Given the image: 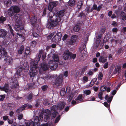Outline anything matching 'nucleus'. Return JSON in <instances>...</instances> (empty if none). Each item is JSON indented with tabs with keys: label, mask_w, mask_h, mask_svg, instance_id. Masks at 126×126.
<instances>
[{
	"label": "nucleus",
	"mask_w": 126,
	"mask_h": 126,
	"mask_svg": "<svg viewBox=\"0 0 126 126\" xmlns=\"http://www.w3.org/2000/svg\"><path fill=\"white\" fill-rule=\"evenodd\" d=\"M78 38V36L76 35H72L70 40L68 41L67 43L70 45H74Z\"/></svg>",
	"instance_id": "obj_13"
},
{
	"label": "nucleus",
	"mask_w": 126,
	"mask_h": 126,
	"mask_svg": "<svg viewBox=\"0 0 126 126\" xmlns=\"http://www.w3.org/2000/svg\"><path fill=\"white\" fill-rule=\"evenodd\" d=\"M60 94L62 96H63L66 94L65 89L64 88H62Z\"/></svg>",
	"instance_id": "obj_39"
},
{
	"label": "nucleus",
	"mask_w": 126,
	"mask_h": 126,
	"mask_svg": "<svg viewBox=\"0 0 126 126\" xmlns=\"http://www.w3.org/2000/svg\"><path fill=\"white\" fill-rule=\"evenodd\" d=\"M7 32L5 30L1 29L0 30V37H4L7 34Z\"/></svg>",
	"instance_id": "obj_20"
},
{
	"label": "nucleus",
	"mask_w": 126,
	"mask_h": 126,
	"mask_svg": "<svg viewBox=\"0 0 126 126\" xmlns=\"http://www.w3.org/2000/svg\"><path fill=\"white\" fill-rule=\"evenodd\" d=\"M83 0H81L79 1L78 3V5L80 7L82 6L83 3Z\"/></svg>",
	"instance_id": "obj_45"
},
{
	"label": "nucleus",
	"mask_w": 126,
	"mask_h": 126,
	"mask_svg": "<svg viewBox=\"0 0 126 126\" xmlns=\"http://www.w3.org/2000/svg\"><path fill=\"white\" fill-rule=\"evenodd\" d=\"M24 50V46L22 45L20 47L17 53L18 54H22L23 51Z\"/></svg>",
	"instance_id": "obj_28"
},
{
	"label": "nucleus",
	"mask_w": 126,
	"mask_h": 126,
	"mask_svg": "<svg viewBox=\"0 0 126 126\" xmlns=\"http://www.w3.org/2000/svg\"><path fill=\"white\" fill-rule=\"evenodd\" d=\"M70 52L69 50H66L64 52L63 55L64 59L66 60H68L70 57Z\"/></svg>",
	"instance_id": "obj_15"
},
{
	"label": "nucleus",
	"mask_w": 126,
	"mask_h": 126,
	"mask_svg": "<svg viewBox=\"0 0 126 126\" xmlns=\"http://www.w3.org/2000/svg\"><path fill=\"white\" fill-rule=\"evenodd\" d=\"M8 27L9 29V31L12 34V35L13 36H14V31L12 29L11 26L9 24H8Z\"/></svg>",
	"instance_id": "obj_35"
},
{
	"label": "nucleus",
	"mask_w": 126,
	"mask_h": 126,
	"mask_svg": "<svg viewBox=\"0 0 126 126\" xmlns=\"http://www.w3.org/2000/svg\"><path fill=\"white\" fill-rule=\"evenodd\" d=\"M83 50L84 51V52H83V53L85 54L86 53L87 49H86V45L85 44H84L83 47Z\"/></svg>",
	"instance_id": "obj_54"
},
{
	"label": "nucleus",
	"mask_w": 126,
	"mask_h": 126,
	"mask_svg": "<svg viewBox=\"0 0 126 126\" xmlns=\"http://www.w3.org/2000/svg\"><path fill=\"white\" fill-rule=\"evenodd\" d=\"M61 115H59L56 118V119H55V121H54V123H57L58 122L59 120L60 119V117H61Z\"/></svg>",
	"instance_id": "obj_48"
},
{
	"label": "nucleus",
	"mask_w": 126,
	"mask_h": 126,
	"mask_svg": "<svg viewBox=\"0 0 126 126\" xmlns=\"http://www.w3.org/2000/svg\"><path fill=\"white\" fill-rule=\"evenodd\" d=\"M83 98V96L82 94H79L78 95L77 98L75 99V100L76 101H80L79 102V103L82 102H83V99H82Z\"/></svg>",
	"instance_id": "obj_24"
},
{
	"label": "nucleus",
	"mask_w": 126,
	"mask_h": 126,
	"mask_svg": "<svg viewBox=\"0 0 126 126\" xmlns=\"http://www.w3.org/2000/svg\"><path fill=\"white\" fill-rule=\"evenodd\" d=\"M100 41H98V40H96V46L97 48L99 47V45L100 43Z\"/></svg>",
	"instance_id": "obj_61"
},
{
	"label": "nucleus",
	"mask_w": 126,
	"mask_h": 126,
	"mask_svg": "<svg viewBox=\"0 0 126 126\" xmlns=\"http://www.w3.org/2000/svg\"><path fill=\"white\" fill-rule=\"evenodd\" d=\"M70 57L71 59H75L76 56V54H73L72 53L70 52Z\"/></svg>",
	"instance_id": "obj_42"
},
{
	"label": "nucleus",
	"mask_w": 126,
	"mask_h": 126,
	"mask_svg": "<svg viewBox=\"0 0 126 126\" xmlns=\"http://www.w3.org/2000/svg\"><path fill=\"white\" fill-rule=\"evenodd\" d=\"M53 59L54 61L56 62H58L59 61V59L58 55L56 54H54L53 56Z\"/></svg>",
	"instance_id": "obj_30"
},
{
	"label": "nucleus",
	"mask_w": 126,
	"mask_h": 126,
	"mask_svg": "<svg viewBox=\"0 0 126 126\" xmlns=\"http://www.w3.org/2000/svg\"><path fill=\"white\" fill-rule=\"evenodd\" d=\"M91 91L89 90H85L83 92V93L86 95H88L91 93Z\"/></svg>",
	"instance_id": "obj_44"
},
{
	"label": "nucleus",
	"mask_w": 126,
	"mask_h": 126,
	"mask_svg": "<svg viewBox=\"0 0 126 126\" xmlns=\"http://www.w3.org/2000/svg\"><path fill=\"white\" fill-rule=\"evenodd\" d=\"M43 113L42 114H43L44 115V120L45 122L48 121L50 118V116H51V114L50 112L48 109L44 110L43 111Z\"/></svg>",
	"instance_id": "obj_7"
},
{
	"label": "nucleus",
	"mask_w": 126,
	"mask_h": 126,
	"mask_svg": "<svg viewBox=\"0 0 126 126\" xmlns=\"http://www.w3.org/2000/svg\"><path fill=\"white\" fill-rule=\"evenodd\" d=\"M37 40H36V39L35 40L32 41L30 43V45L31 47H35L36 44L37 42L36 41Z\"/></svg>",
	"instance_id": "obj_34"
},
{
	"label": "nucleus",
	"mask_w": 126,
	"mask_h": 126,
	"mask_svg": "<svg viewBox=\"0 0 126 126\" xmlns=\"http://www.w3.org/2000/svg\"><path fill=\"white\" fill-rule=\"evenodd\" d=\"M99 61L100 62L104 63L107 61V59L105 57L101 56L100 57Z\"/></svg>",
	"instance_id": "obj_25"
},
{
	"label": "nucleus",
	"mask_w": 126,
	"mask_h": 126,
	"mask_svg": "<svg viewBox=\"0 0 126 126\" xmlns=\"http://www.w3.org/2000/svg\"><path fill=\"white\" fill-rule=\"evenodd\" d=\"M115 13L116 14V15H119L120 14L121 16H126L124 13L123 12H121L119 10H115Z\"/></svg>",
	"instance_id": "obj_29"
},
{
	"label": "nucleus",
	"mask_w": 126,
	"mask_h": 126,
	"mask_svg": "<svg viewBox=\"0 0 126 126\" xmlns=\"http://www.w3.org/2000/svg\"><path fill=\"white\" fill-rule=\"evenodd\" d=\"M88 79V78L86 76H84L83 78V81L85 82L87 81Z\"/></svg>",
	"instance_id": "obj_57"
},
{
	"label": "nucleus",
	"mask_w": 126,
	"mask_h": 126,
	"mask_svg": "<svg viewBox=\"0 0 126 126\" xmlns=\"http://www.w3.org/2000/svg\"><path fill=\"white\" fill-rule=\"evenodd\" d=\"M107 87L106 86H103L101 87V90L102 91H105Z\"/></svg>",
	"instance_id": "obj_52"
},
{
	"label": "nucleus",
	"mask_w": 126,
	"mask_h": 126,
	"mask_svg": "<svg viewBox=\"0 0 126 126\" xmlns=\"http://www.w3.org/2000/svg\"><path fill=\"white\" fill-rule=\"evenodd\" d=\"M4 2L7 6H9L10 5L12 2L11 0H4Z\"/></svg>",
	"instance_id": "obj_32"
},
{
	"label": "nucleus",
	"mask_w": 126,
	"mask_h": 126,
	"mask_svg": "<svg viewBox=\"0 0 126 126\" xmlns=\"http://www.w3.org/2000/svg\"><path fill=\"white\" fill-rule=\"evenodd\" d=\"M101 8V5H99L97 8V5L95 4H94L93 5V8L91 9V11L92 12L93 11V10H96L97 11H99Z\"/></svg>",
	"instance_id": "obj_23"
},
{
	"label": "nucleus",
	"mask_w": 126,
	"mask_h": 126,
	"mask_svg": "<svg viewBox=\"0 0 126 126\" xmlns=\"http://www.w3.org/2000/svg\"><path fill=\"white\" fill-rule=\"evenodd\" d=\"M35 87V83L33 81L31 83H29L28 85V89H33Z\"/></svg>",
	"instance_id": "obj_22"
},
{
	"label": "nucleus",
	"mask_w": 126,
	"mask_h": 126,
	"mask_svg": "<svg viewBox=\"0 0 126 126\" xmlns=\"http://www.w3.org/2000/svg\"><path fill=\"white\" fill-rule=\"evenodd\" d=\"M15 20V25L14 28L15 31L19 32L22 30L24 29V27L22 25L23 23L22 19V16H14Z\"/></svg>",
	"instance_id": "obj_3"
},
{
	"label": "nucleus",
	"mask_w": 126,
	"mask_h": 126,
	"mask_svg": "<svg viewBox=\"0 0 126 126\" xmlns=\"http://www.w3.org/2000/svg\"><path fill=\"white\" fill-rule=\"evenodd\" d=\"M68 4L70 6H73L75 4V0H70Z\"/></svg>",
	"instance_id": "obj_38"
},
{
	"label": "nucleus",
	"mask_w": 126,
	"mask_h": 126,
	"mask_svg": "<svg viewBox=\"0 0 126 126\" xmlns=\"http://www.w3.org/2000/svg\"><path fill=\"white\" fill-rule=\"evenodd\" d=\"M57 109H58L57 108V105H54L51 108L50 112L52 119L55 118L58 114V113L56 111V110Z\"/></svg>",
	"instance_id": "obj_8"
},
{
	"label": "nucleus",
	"mask_w": 126,
	"mask_h": 126,
	"mask_svg": "<svg viewBox=\"0 0 126 126\" xmlns=\"http://www.w3.org/2000/svg\"><path fill=\"white\" fill-rule=\"evenodd\" d=\"M68 35L66 34H65L63 37L62 40L63 41H65L66 39L68 37Z\"/></svg>",
	"instance_id": "obj_55"
},
{
	"label": "nucleus",
	"mask_w": 126,
	"mask_h": 126,
	"mask_svg": "<svg viewBox=\"0 0 126 126\" xmlns=\"http://www.w3.org/2000/svg\"><path fill=\"white\" fill-rule=\"evenodd\" d=\"M62 35V33L61 32H58L52 38V41L56 43L58 42L61 40Z\"/></svg>",
	"instance_id": "obj_11"
},
{
	"label": "nucleus",
	"mask_w": 126,
	"mask_h": 126,
	"mask_svg": "<svg viewBox=\"0 0 126 126\" xmlns=\"http://www.w3.org/2000/svg\"><path fill=\"white\" fill-rule=\"evenodd\" d=\"M50 19L48 21L46 25L47 28L52 29L56 26L58 24V23L60 21L61 18L60 16H55V19H51L53 16H49Z\"/></svg>",
	"instance_id": "obj_2"
},
{
	"label": "nucleus",
	"mask_w": 126,
	"mask_h": 126,
	"mask_svg": "<svg viewBox=\"0 0 126 126\" xmlns=\"http://www.w3.org/2000/svg\"><path fill=\"white\" fill-rule=\"evenodd\" d=\"M6 19V17H4L3 16H1L0 17V23H3Z\"/></svg>",
	"instance_id": "obj_40"
},
{
	"label": "nucleus",
	"mask_w": 126,
	"mask_h": 126,
	"mask_svg": "<svg viewBox=\"0 0 126 126\" xmlns=\"http://www.w3.org/2000/svg\"><path fill=\"white\" fill-rule=\"evenodd\" d=\"M53 35L54 34L53 33H51L50 34L47 36V39L48 40L50 39L51 38H52Z\"/></svg>",
	"instance_id": "obj_60"
},
{
	"label": "nucleus",
	"mask_w": 126,
	"mask_h": 126,
	"mask_svg": "<svg viewBox=\"0 0 126 126\" xmlns=\"http://www.w3.org/2000/svg\"><path fill=\"white\" fill-rule=\"evenodd\" d=\"M23 69L22 67H20L17 70V74L19 75L20 74V73L22 71Z\"/></svg>",
	"instance_id": "obj_50"
},
{
	"label": "nucleus",
	"mask_w": 126,
	"mask_h": 126,
	"mask_svg": "<svg viewBox=\"0 0 126 126\" xmlns=\"http://www.w3.org/2000/svg\"><path fill=\"white\" fill-rule=\"evenodd\" d=\"M97 80V79L96 78H94V79H93L91 81L90 84L88 86L90 87L93 86Z\"/></svg>",
	"instance_id": "obj_37"
},
{
	"label": "nucleus",
	"mask_w": 126,
	"mask_h": 126,
	"mask_svg": "<svg viewBox=\"0 0 126 126\" xmlns=\"http://www.w3.org/2000/svg\"><path fill=\"white\" fill-rule=\"evenodd\" d=\"M49 66L51 70H54L58 67V64L55 63L54 62L52 61H50L49 63Z\"/></svg>",
	"instance_id": "obj_12"
},
{
	"label": "nucleus",
	"mask_w": 126,
	"mask_h": 126,
	"mask_svg": "<svg viewBox=\"0 0 126 126\" xmlns=\"http://www.w3.org/2000/svg\"><path fill=\"white\" fill-rule=\"evenodd\" d=\"M63 79L62 76L60 75L58 76L56 79L55 82L54 83V86L55 87L57 88L60 85L62 82Z\"/></svg>",
	"instance_id": "obj_9"
},
{
	"label": "nucleus",
	"mask_w": 126,
	"mask_h": 126,
	"mask_svg": "<svg viewBox=\"0 0 126 126\" xmlns=\"http://www.w3.org/2000/svg\"><path fill=\"white\" fill-rule=\"evenodd\" d=\"M103 95V93L100 92L98 95L99 98L100 100H102L103 99V98L102 97Z\"/></svg>",
	"instance_id": "obj_47"
},
{
	"label": "nucleus",
	"mask_w": 126,
	"mask_h": 126,
	"mask_svg": "<svg viewBox=\"0 0 126 126\" xmlns=\"http://www.w3.org/2000/svg\"><path fill=\"white\" fill-rule=\"evenodd\" d=\"M27 106V105L26 104H24L22 105L16 110V112L18 113L22 112L25 110V108H26Z\"/></svg>",
	"instance_id": "obj_19"
},
{
	"label": "nucleus",
	"mask_w": 126,
	"mask_h": 126,
	"mask_svg": "<svg viewBox=\"0 0 126 126\" xmlns=\"http://www.w3.org/2000/svg\"><path fill=\"white\" fill-rule=\"evenodd\" d=\"M23 115L22 114L18 115L17 116V118L18 119L21 120L23 118Z\"/></svg>",
	"instance_id": "obj_56"
},
{
	"label": "nucleus",
	"mask_w": 126,
	"mask_h": 126,
	"mask_svg": "<svg viewBox=\"0 0 126 126\" xmlns=\"http://www.w3.org/2000/svg\"><path fill=\"white\" fill-rule=\"evenodd\" d=\"M34 120V121H33L34 123V125L35 124L36 126H40V125L41 122H42L43 120V115L42 114H40L39 116H36L33 119ZM32 120H30V121L28 122L32 121Z\"/></svg>",
	"instance_id": "obj_6"
},
{
	"label": "nucleus",
	"mask_w": 126,
	"mask_h": 126,
	"mask_svg": "<svg viewBox=\"0 0 126 126\" xmlns=\"http://www.w3.org/2000/svg\"><path fill=\"white\" fill-rule=\"evenodd\" d=\"M38 62L37 60L32 61L31 63V69L29 71V74L30 78L32 80L38 73Z\"/></svg>",
	"instance_id": "obj_1"
},
{
	"label": "nucleus",
	"mask_w": 126,
	"mask_h": 126,
	"mask_svg": "<svg viewBox=\"0 0 126 126\" xmlns=\"http://www.w3.org/2000/svg\"><path fill=\"white\" fill-rule=\"evenodd\" d=\"M48 88V86L45 85L42 86L41 87L42 90L44 91L47 90Z\"/></svg>",
	"instance_id": "obj_41"
},
{
	"label": "nucleus",
	"mask_w": 126,
	"mask_h": 126,
	"mask_svg": "<svg viewBox=\"0 0 126 126\" xmlns=\"http://www.w3.org/2000/svg\"><path fill=\"white\" fill-rule=\"evenodd\" d=\"M108 62L106 63L104 65L103 67L105 69H106L108 68Z\"/></svg>",
	"instance_id": "obj_64"
},
{
	"label": "nucleus",
	"mask_w": 126,
	"mask_h": 126,
	"mask_svg": "<svg viewBox=\"0 0 126 126\" xmlns=\"http://www.w3.org/2000/svg\"><path fill=\"white\" fill-rule=\"evenodd\" d=\"M57 105V108L60 110L63 109L65 106V103L64 102H62L59 103Z\"/></svg>",
	"instance_id": "obj_21"
},
{
	"label": "nucleus",
	"mask_w": 126,
	"mask_h": 126,
	"mask_svg": "<svg viewBox=\"0 0 126 126\" xmlns=\"http://www.w3.org/2000/svg\"><path fill=\"white\" fill-rule=\"evenodd\" d=\"M19 85V84L18 83H15L14 82L12 83V86L11 88L14 89L17 87Z\"/></svg>",
	"instance_id": "obj_36"
},
{
	"label": "nucleus",
	"mask_w": 126,
	"mask_h": 126,
	"mask_svg": "<svg viewBox=\"0 0 126 126\" xmlns=\"http://www.w3.org/2000/svg\"><path fill=\"white\" fill-rule=\"evenodd\" d=\"M56 4L55 2H50L48 6L49 10L50 11H52L53 8L54 7L56 6Z\"/></svg>",
	"instance_id": "obj_17"
},
{
	"label": "nucleus",
	"mask_w": 126,
	"mask_h": 126,
	"mask_svg": "<svg viewBox=\"0 0 126 126\" xmlns=\"http://www.w3.org/2000/svg\"><path fill=\"white\" fill-rule=\"evenodd\" d=\"M4 57V62L6 65H8L12 63L13 59L10 56H8L7 53L4 48L3 49L2 51L0 53V59Z\"/></svg>",
	"instance_id": "obj_4"
},
{
	"label": "nucleus",
	"mask_w": 126,
	"mask_h": 126,
	"mask_svg": "<svg viewBox=\"0 0 126 126\" xmlns=\"http://www.w3.org/2000/svg\"><path fill=\"white\" fill-rule=\"evenodd\" d=\"M65 13V11L64 10H62L60 11L58 13V16H63Z\"/></svg>",
	"instance_id": "obj_46"
},
{
	"label": "nucleus",
	"mask_w": 126,
	"mask_h": 126,
	"mask_svg": "<svg viewBox=\"0 0 126 126\" xmlns=\"http://www.w3.org/2000/svg\"><path fill=\"white\" fill-rule=\"evenodd\" d=\"M34 95L32 92L28 93L26 95L25 99L28 101L31 102L33 100Z\"/></svg>",
	"instance_id": "obj_14"
},
{
	"label": "nucleus",
	"mask_w": 126,
	"mask_h": 126,
	"mask_svg": "<svg viewBox=\"0 0 126 126\" xmlns=\"http://www.w3.org/2000/svg\"><path fill=\"white\" fill-rule=\"evenodd\" d=\"M123 51L121 48L118 49L117 50V53L119 54H120L121 53H123Z\"/></svg>",
	"instance_id": "obj_53"
},
{
	"label": "nucleus",
	"mask_w": 126,
	"mask_h": 126,
	"mask_svg": "<svg viewBox=\"0 0 126 126\" xmlns=\"http://www.w3.org/2000/svg\"><path fill=\"white\" fill-rule=\"evenodd\" d=\"M28 16L29 17V16ZM29 18L33 30H36V31H37L39 33H42L43 30L42 28H39V25L37 22V18L36 16H32L31 18L29 17Z\"/></svg>",
	"instance_id": "obj_5"
},
{
	"label": "nucleus",
	"mask_w": 126,
	"mask_h": 126,
	"mask_svg": "<svg viewBox=\"0 0 126 126\" xmlns=\"http://www.w3.org/2000/svg\"><path fill=\"white\" fill-rule=\"evenodd\" d=\"M113 98V96H111L110 97H109L108 99H107V102L108 103H110L112 100Z\"/></svg>",
	"instance_id": "obj_59"
},
{
	"label": "nucleus",
	"mask_w": 126,
	"mask_h": 126,
	"mask_svg": "<svg viewBox=\"0 0 126 126\" xmlns=\"http://www.w3.org/2000/svg\"><path fill=\"white\" fill-rule=\"evenodd\" d=\"M20 8L17 6L11 7L8 10V12L9 14L12 16L13 12L16 13L20 11Z\"/></svg>",
	"instance_id": "obj_10"
},
{
	"label": "nucleus",
	"mask_w": 126,
	"mask_h": 126,
	"mask_svg": "<svg viewBox=\"0 0 126 126\" xmlns=\"http://www.w3.org/2000/svg\"><path fill=\"white\" fill-rule=\"evenodd\" d=\"M24 56H27V55H30L31 54L30 48L29 47L26 48L25 49V52L24 53Z\"/></svg>",
	"instance_id": "obj_27"
},
{
	"label": "nucleus",
	"mask_w": 126,
	"mask_h": 126,
	"mask_svg": "<svg viewBox=\"0 0 126 126\" xmlns=\"http://www.w3.org/2000/svg\"><path fill=\"white\" fill-rule=\"evenodd\" d=\"M23 69L25 72L28 71L29 69V66L28 64L24 63L23 65Z\"/></svg>",
	"instance_id": "obj_26"
},
{
	"label": "nucleus",
	"mask_w": 126,
	"mask_h": 126,
	"mask_svg": "<svg viewBox=\"0 0 126 126\" xmlns=\"http://www.w3.org/2000/svg\"><path fill=\"white\" fill-rule=\"evenodd\" d=\"M80 30V27L79 25H76L73 28L74 31L75 32H78Z\"/></svg>",
	"instance_id": "obj_31"
},
{
	"label": "nucleus",
	"mask_w": 126,
	"mask_h": 126,
	"mask_svg": "<svg viewBox=\"0 0 126 126\" xmlns=\"http://www.w3.org/2000/svg\"><path fill=\"white\" fill-rule=\"evenodd\" d=\"M121 69V67L120 66H117V68H116V70H117L118 72V74L120 73V70Z\"/></svg>",
	"instance_id": "obj_58"
},
{
	"label": "nucleus",
	"mask_w": 126,
	"mask_h": 126,
	"mask_svg": "<svg viewBox=\"0 0 126 126\" xmlns=\"http://www.w3.org/2000/svg\"><path fill=\"white\" fill-rule=\"evenodd\" d=\"M74 97L73 95L72 94H70L68 96L67 98L68 99L69 102H70L73 98Z\"/></svg>",
	"instance_id": "obj_43"
},
{
	"label": "nucleus",
	"mask_w": 126,
	"mask_h": 126,
	"mask_svg": "<svg viewBox=\"0 0 126 126\" xmlns=\"http://www.w3.org/2000/svg\"><path fill=\"white\" fill-rule=\"evenodd\" d=\"M3 119L5 121L7 120L8 119V116L7 115L4 116L3 117Z\"/></svg>",
	"instance_id": "obj_62"
},
{
	"label": "nucleus",
	"mask_w": 126,
	"mask_h": 126,
	"mask_svg": "<svg viewBox=\"0 0 126 126\" xmlns=\"http://www.w3.org/2000/svg\"><path fill=\"white\" fill-rule=\"evenodd\" d=\"M26 126H35L33 121L25 122Z\"/></svg>",
	"instance_id": "obj_33"
},
{
	"label": "nucleus",
	"mask_w": 126,
	"mask_h": 126,
	"mask_svg": "<svg viewBox=\"0 0 126 126\" xmlns=\"http://www.w3.org/2000/svg\"><path fill=\"white\" fill-rule=\"evenodd\" d=\"M8 84L7 83L5 84L4 87L0 86V90L1 91H5L6 93H7L8 92L9 90Z\"/></svg>",
	"instance_id": "obj_16"
},
{
	"label": "nucleus",
	"mask_w": 126,
	"mask_h": 126,
	"mask_svg": "<svg viewBox=\"0 0 126 126\" xmlns=\"http://www.w3.org/2000/svg\"><path fill=\"white\" fill-rule=\"evenodd\" d=\"M43 52V50L42 49L40 50L39 52V54L38 55V57L39 58V60H38V61H39V59H40L41 56L42 55V53Z\"/></svg>",
	"instance_id": "obj_49"
},
{
	"label": "nucleus",
	"mask_w": 126,
	"mask_h": 126,
	"mask_svg": "<svg viewBox=\"0 0 126 126\" xmlns=\"http://www.w3.org/2000/svg\"><path fill=\"white\" fill-rule=\"evenodd\" d=\"M78 102H76L74 100H72L71 102V104L73 105H75L79 103Z\"/></svg>",
	"instance_id": "obj_63"
},
{
	"label": "nucleus",
	"mask_w": 126,
	"mask_h": 126,
	"mask_svg": "<svg viewBox=\"0 0 126 126\" xmlns=\"http://www.w3.org/2000/svg\"><path fill=\"white\" fill-rule=\"evenodd\" d=\"M41 66L42 69L44 71L47 70L49 69V65L46 63H42Z\"/></svg>",
	"instance_id": "obj_18"
},
{
	"label": "nucleus",
	"mask_w": 126,
	"mask_h": 126,
	"mask_svg": "<svg viewBox=\"0 0 126 126\" xmlns=\"http://www.w3.org/2000/svg\"><path fill=\"white\" fill-rule=\"evenodd\" d=\"M32 33L33 36L34 37H37L39 36V34L37 33L36 32H34L33 30H32Z\"/></svg>",
	"instance_id": "obj_51"
}]
</instances>
